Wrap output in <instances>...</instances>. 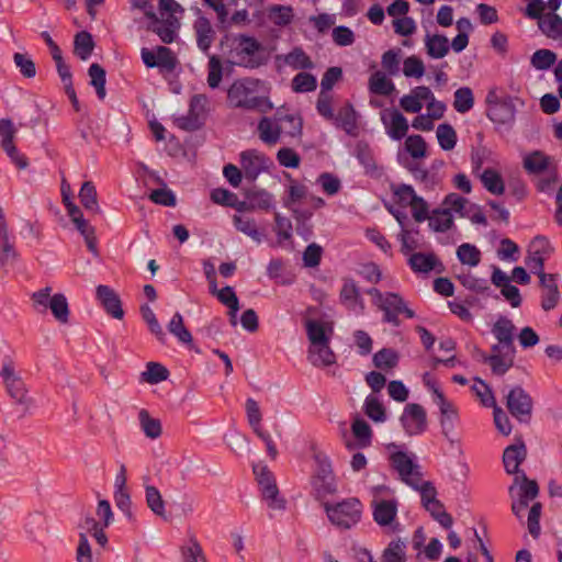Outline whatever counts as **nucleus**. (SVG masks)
Instances as JSON below:
<instances>
[{
  "label": "nucleus",
  "instance_id": "f257e3e1",
  "mask_svg": "<svg viewBox=\"0 0 562 562\" xmlns=\"http://www.w3.org/2000/svg\"><path fill=\"white\" fill-rule=\"evenodd\" d=\"M261 85L260 79L249 77L235 80L227 90V100L231 106L263 114L270 112L273 109L270 99L257 94Z\"/></svg>",
  "mask_w": 562,
  "mask_h": 562
},
{
  "label": "nucleus",
  "instance_id": "f03ea898",
  "mask_svg": "<svg viewBox=\"0 0 562 562\" xmlns=\"http://www.w3.org/2000/svg\"><path fill=\"white\" fill-rule=\"evenodd\" d=\"M229 63L246 69H257L269 61L267 48L256 37L238 34L229 52Z\"/></svg>",
  "mask_w": 562,
  "mask_h": 562
},
{
  "label": "nucleus",
  "instance_id": "7ed1b4c3",
  "mask_svg": "<svg viewBox=\"0 0 562 562\" xmlns=\"http://www.w3.org/2000/svg\"><path fill=\"white\" fill-rule=\"evenodd\" d=\"M324 509L334 526L348 530L361 520L363 506L357 497H349L337 503H325Z\"/></svg>",
  "mask_w": 562,
  "mask_h": 562
},
{
  "label": "nucleus",
  "instance_id": "20e7f679",
  "mask_svg": "<svg viewBox=\"0 0 562 562\" xmlns=\"http://www.w3.org/2000/svg\"><path fill=\"white\" fill-rule=\"evenodd\" d=\"M506 407L519 423L528 424L532 417L533 400L520 385H516L506 396Z\"/></svg>",
  "mask_w": 562,
  "mask_h": 562
},
{
  "label": "nucleus",
  "instance_id": "39448f33",
  "mask_svg": "<svg viewBox=\"0 0 562 562\" xmlns=\"http://www.w3.org/2000/svg\"><path fill=\"white\" fill-rule=\"evenodd\" d=\"M314 461L316 463L313 475L314 488L318 495L334 494L337 487L329 458L324 452H316L314 454Z\"/></svg>",
  "mask_w": 562,
  "mask_h": 562
},
{
  "label": "nucleus",
  "instance_id": "423d86ee",
  "mask_svg": "<svg viewBox=\"0 0 562 562\" xmlns=\"http://www.w3.org/2000/svg\"><path fill=\"white\" fill-rule=\"evenodd\" d=\"M519 479L518 499L513 502L512 512L518 519H521L525 510L529 506V502L533 501L539 495V485L537 481L528 479L526 473L521 472L520 475L515 477L514 484L509 487L510 495H513L515 485L518 483Z\"/></svg>",
  "mask_w": 562,
  "mask_h": 562
},
{
  "label": "nucleus",
  "instance_id": "0eeeda50",
  "mask_svg": "<svg viewBox=\"0 0 562 562\" xmlns=\"http://www.w3.org/2000/svg\"><path fill=\"white\" fill-rule=\"evenodd\" d=\"M378 308L383 312V323L391 324L394 327L401 325L400 314H404L407 318L416 316L415 312L406 305L404 299L395 292H386L382 304Z\"/></svg>",
  "mask_w": 562,
  "mask_h": 562
},
{
  "label": "nucleus",
  "instance_id": "6e6552de",
  "mask_svg": "<svg viewBox=\"0 0 562 562\" xmlns=\"http://www.w3.org/2000/svg\"><path fill=\"white\" fill-rule=\"evenodd\" d=\"M429 390L432 391L435 395V403L438 405L440 411V426L442 435L452 440L450 435L454 431L456 424L459 419V414L457 407L448 401L445 394L435 386V384L426 383Z\"/></svg>",
  "mask_w": 562,
  "mask_h": 562
},
{
  "label": "nucleus",
  "instance_id": "1a4fd4ad",
  "mask_svg": "<svg viewBox=\"0 0 562 562\" xmlns=\"http://www.w3.org/2000/svg\"><path fill=\"white\" fill-rule=\"evenodd\" d=\"M0 376L3 380L8 394L16 403L25 405L26 408L31 405L32 400L27 397V390L23 380L15 374L14 366L11 360H7L1 369Z\"/></svg>",
  "mask_w": 562,
  "mask_h": 562
},
{
  "label": "nucleus",
  "instance_id": "9d476101",
  "mask_svg": "<svg viewBox=\"0 0 562 562\" xmlns=\"http://www.w3.org/2000/svg\"><path fill=\"white\" fill-rule=\"evenodd\" d=\"M207 98L205 94H194L189 104L187 115L176 119V125L183 131L193 132L203 125L206 111Z\"/></svg>",
  "mask_w": 562,
  "mask_h": 562
},
{
  "label": "nucleus",
  "instance_id": "9b49d317",
  "mask_svg": "<svg viewBox=\"0 0 562 562\" xmlns=\"http://www.w3.org/2000/svg\"><path fill=\"white\" fill-rule=\"evenodd\" d=\"M15 133L16 130L10 119L0 120L1 148L19 169H26L29 167V159L25 155L20 154L14 145Z\"/></svg>",
  "mask_w": 562,
  "mask_h": 562
},
{
  "label": "nucleus",
  "instance_id": "f8f14e48",
  "mask_svg": "<svg viewBox=\"0 0 562 562\" xmlns=\"http://www.w3.org/2000/svg\"><path fill=\"white\" fill-rule=\"evenodd\" d=\"M491 355L482 353V362L491 367L493 374L504 375L514 366L516 348L505 349L498 342L491 347Z\"/></svg>",
  "mask_w": 562,
  "mask_h": 562
},
{
  "label": "nucleus",
  "instance_id": "ddd939ff",
  "mask_svg": "<svg viewBox=\"0 0 562 562\" xmlns=\"http://www.w3.org/2000/svg\"><path fill=\"white\" fill-rule=\"evenodd\" d=\"M400 420L408 436L420 435L427 428L426 411L420 404L417 403L407 404Z\"/></svg>",
  "mask_w": 562,
  "mask_h": 562
},
{
  "label": "nucleus",
  "instance_id": "4468645a",
  "mask_svg": "<svg viewBox=\"0 0 562 562\" xmlns=\"http://www.w3.org/2000/svg\"><path fill=\"white\" fill-rule=\"evenodd\" d=\"M391 465L395 469L402 481L409 486H417L422 473L419 467L403 451L393 452L390 456Z\"/></svg>",
  "mask_w": 562,
  "mask_h": 562
},
{
  "label": "nucleus",
  "instance_id": "2eb2a0df",
  "mask_svg": "<svg viewBox=\"0 0 562 562\" xmlns=\"http://www.w3.org/2000/svg\"><path fill=\"white\" fill-rule=\"evenodd\" d=\"M268 159L255 149L240 154V165L246 180L255 182L258 176L267 169Z\"/></svg>",
  "mask_w": 562,
  "mask_h": 562
},
{
  "label": "nucleus",
  "instance_id": "dca6fc26",
  "mask_svg": "<svg viewBox=\"0 0 562 562\" xmlns=\"http://www.w3.org/2000/svg\"><path fill=\"white\" fill-rule=\"evenodd\" d=\"M19 255L14 248V244L9 236L8 223L2 207L0 206V268L12 266Z\"/></svg>",
  "mask_w": 562,
  "mask_h": 562
},
{
  "label": "nucleus",
  "instance_id": "f3484780",
  "mask_svg": "<svg viewBox=\"0 0 562 562\" xmlns=\"http://www.w3.org/2000/svg\"><path fill=\"white\" fill-rule=\"evenodd\" d=\"M95 294L106 314L116 319L123 318L124 311L122 307V301L112 288L100 284L97 286Z\"/></svg>",
  "mask_w": 562,
  "mask_h": 562
},
{
  "label": "nucleus",
  "instance_id": "a211bd4d",
  "mask_svg": "<svg viewBox=\"0 0 562 562\" xmlns=\"http://www.w3.org/2000/svg\"><path fill=\"white\" fill-rule=\"evenodd\" d=\"M527 457V448L525 442L519 439L516 443L505 448L503 453V463L505 471L508 474L520 475L522 471L519 470V465Z\"/></svg>",
  "mask_w": 562,
  "mask_h": 562
},
{
  "label": "nucleus",
  "instance_id": "6ab92c4d",
  "mask_svg": "<svg viewBox=\"0 0 562 562\" xmlns=\"http://www.w3.org/2000/svg\"><path fill=\"white\" fill-rule=\"evenodd\" d=\"M408 266L416 273H428L435 270L441 273L445 270L442 262L434 252H414L408 259Z\"/></svg>",
  "mask_w": 562,
  "mask_h": 562
},
{
  "label": "nucleus",
  "instance_id": "aec40b11",
  "mask_svg": "<svg viewBox=\"0 0 562 562\" xmlns=\"http://www.w3.org/2000/svg\"><path fill=\"white\" fill-rule=\"evenodd\" d=\"M397 506L396 499H373L371 502L373 520L379 526H390L396 518Z\"/></svg>",
  "mask_w": 562,
  "mask_h": 562
},
{
  "label": "nucleus",
  "instance_id": "412c9836",
  "mask_svg": "<svg viewBox=\"0 0 562 562\" xmlns=\"http://www.w3.org/2000/svg\"><path fill=\"white\" fill-rule=\"evenodd\" d=\"M516 106L512 97H505L502 103L486 109V116L495 124H509L515 121Z\"/></svg>",
  "mask_w": 562,
  "mask_h": 562
},
{
  "label": "nucleus",
  "instance_id": "4be33fe9",
  "mask_svg": "<svg viewBox=\"0 0 562 562\" xmlns=\"http://www.w3.org/2000/svg\"><path fill=\"white\" fill-rule=\"evenodd\" d=\"M195 32L196 45L200 50L204 54H209L212 43L215 40V31L210 20L203 15H200L193 24Z\"/></svg>",
  "mask_w": 562,
  "mask_h": 562
},
{
  "label": "nucleus",
  "instance_id": "5701e85b",
  "mask_svg": "<svg viewBox=\"0 0 562 562\" xmlns=\"http://www.w3.org/2000/svg\"><path fill=\"white\" fill-rule=\"evenodd\" d=\"M307 338L311 346L329 344L333 335V327L325 323L307 319L305 322Z\"/></svg>",
  "mask_w": 562,
  "mask_h": 562
},
{
  "label": "nucleus",
  "instance_id": "b1692460",
  "mask_svg": "<svg viewBox=\"0 0 562 562\" xmlns=\"http://www.w3.org/2000/svg\"><path fill=\"white\" fill-rule=\"evenodd\" d=\"M516 327L512 319L499 316L492 327V333L505 349L516 348L514 345V331Z\"/></svg>",
  "mask_w": 562,
  "mask_h": 562
},
{
  "label": "nucleus",
  "instance_id": "393cba45",
  "mask_svg": "<svg viewBox=\"0 0 562 562\" xmlns=\"http://www.w3.org/2000/svg\"><path fill=\"white\" fill-rule=\"evenodd\" d=\"M245 198L250 201L252 211L269 212L274 206L273 195L265 189L254 187L245 191Z\"/></svg>",
  "mask_w": 562,
  "mask_h": 562
},
{
  "label": "nucleus",
  "instance_id": "a878e982",
  "mask_svg": "<svg viewBox=\"0 0 562 562\" xmlns=\"http://www.w3.org/2000/svg\"><path fill=\"white\" fill-rule=\"evenodd\" d=\"M551 164V157L541 150H533L524 157L522 166L530 175H541L546 172Z\"/></svg>",
  "mask_w": 562,
  "mask_h": 562
},
{
  "label": "nucleus",
  "instance_id": "bb28decb",
  "mask_svg": "<svg viewBox=\"0 0 562 562\" xmlns=\"http://www.w3.org/2000/svg\"><path fill=\"white\" fill-rule=\"evenodd\" d=\"M259 138L267 145H276L280 140L281 126L268 116H262L257 126Z\"/></svg>",
  "mask_w": 562,
  "mask_h": 562
},
{
  "label": "nucleus",
  "instance_id": "cd10ccee",
  "mask_svg": "<svg viewBox=\"0 0 562 562\" xmlns=\"http://www.w3.org/2000/svg\"><path fill=\"white\" fill-rule=\"evenodd\" d=\"M293 218L295 221V231L304 240L311 239L313 236V211L310 209H291Z\"/></svg>",
  "mask_w": 562,
  "mask_h": 562
},
{
  "label": "nucleus",
  "instance_id": "c85d7f7f",
  "mask_svg": "<svg viewBox=\"0 0 562 562\" xmlns=\"http://www.w3.org/2000/svg\"><path fill=\"white\" fill-rule=\"evenodd\" d=\"M356 158L358 159L359 164L364 168L367 175L375 178L380 177L381 172L378 168L373 151L368 144H357Z\"/></svg>",
  "mask_w": 562,
  "mask_h": 562
},
{
  "label": "nucleus",
  "instance_id": "c756f323",
  "mask_svg": "<svg viewBox=\"0 0 562 562\" xmlns=\"http://www.w3.org/2000/svg\"><path fill=\"white\" fill-rule=\"evenodd\" d=\"M308 360L314 367H329L336 363V355L329 344L310 346Z\"/></svg>",
  "mask_w": 562,
  "mask_h": 562
},
{
  "label": "nucleus",
  "instance_id": "7c9ffc66",
  "mask_svg": "<svg viewBox=\"0 0 562 562\" xmlns=\"http://www.w3.org/2000/svg\"><path fill=\"white\" fill-rule=\"evenodd\" d=\"M351 430L357 439V447L367 448L371 445L372 429L366 420L362 418H356L351 425ZM346 446L349 450L356 447V445L351 442H347Z\"/></svg>",
  "mask_w": 562,
  "mask_h": 562
},
{
  "label": "nucleus",
  "instance_id": "2f4dec72",
  "mask_svg": "<svg viewBox=\"0 0 562 562\" xmlns=\"http://www.w3.org/2000/svg\"><path fill=\"white\" fill-rule=\"evenodd\" d=\"M333 120H335L337 127L342 128L348 134L357 128V114L351 103L341 106Z\"/></svg>",
  "mask_w": 562,
  "mask_h": 562
},
{
  "label": "nucleus",
  "instance_id": "473e14b6",
  "mask_svg": "<svg viewBox=\"0 0 562 562\" xmlns=\"http://www.w3.org/2000/svg\"><path fill=\"white\" fill-rule=\"evenodd\" d=\"M167 328L171 335H173L180 342L191 347L192 346V335L190 330L186 327L183 316L176 312L170 319Z\"/></svg>",
  "mask_w": 562,
  "mask_h": 562
},
{
  "label": "nucleus",
  "instance_id": "72a5a7b5",
  "mask_svg": "<svg viewBox=\"0 0 562 562\" xmlns=\"http://www.w3.org/2000/svg\"><path fill=\"white\" fill-rule=\"evenodd\" d=\"M369 90L373 94L387 97L394 92L395 86L383 72L375 71L370 76Z\"/></svg>",
  "mask_w": 562,
  "mask_h": 562
},
{
  "label": "nucleus",
  "instance_id": "f704fd0d",
  "mask_svg": "<svg viewBox=\"0 0 562 562\" xmlns=\"http://www.w3.org/2000/svg\"><path fill=\"white\" fill-rule=\"evenodd\" d=\"M79 199L82 206L92 213L99 214L101 213L99 203H98V194L97 189L93 182L86 181L82 183L79 191Z\"/></svg>",
  "mask_w": 562,
  "mask_h": 562
},
{
  "label": "nucleus",
  "instance_id": "c9c22d12",
  "mask_svg": "<svg viewBox=\"0 0 562 562\" xmlns=\"http://www.w3.org/2000/svg\"><path fill=\"white\" fill-rule=\"evenodd\" d=\"M94 48L92 35L87 31L78 32L74 40V54L81 60H87Z\"/></svg>",
  "mask_w": 562,
  "mask_h": 562
},
{
  "label": "nucleus",
  "instance_id": "e433bc0d",
  "mask_svg": "<svg viewBox=\"0 0 562 562\" xmlns=\"http://www.w3.org/2000/svg\"><path fill=\"white\" fill-rule=\"evenodd\" d=\"M408 122L406 117L396 109L391 111V122L386 126L387 135L394 139H402L408 132Z\"/></svg>",
  "mask_w": 562,
  "mask_h": 562
},
{
  "label": "nucleus",
  "instance_id": "4c0bfd02",
  "mask_svg": "<svg viewBox=\"0 0 562 562\" xmlns=\"http://www.w3.org/2000/svg\"><path fill=\"white\" fill-rule=\"evenodd\" d=\"M427 54L432 58H442L449 52V42L445 35L435 34L426 36Z\"/></svg>",
  "mask_w": 562,
  "mask_h": 562
},
{
  "label": "nucleus",
  "instance_id": "58836bf2",
  "mask_svg": "<svg viewBox=\"0 0 562 562\" xmlns=\"http://www.w3.org/2000/svg\"><path fill=\"white\" fill-rule=\"evenodd\" d=\"M481 181L484 188L492 194L501 195L505 191V184L501 173L492 168H487L483 171Z\"/></svg>",
  "mask_w": 562,
  "mask_h": 562
},
{
  "label": "nucleus",
  "instance_id": "ea45409f",
  "mask_svg": "<svg viewBox=\"0 0 562 562\" xmlns=\"http://www.w3.org/2000/svg\"><path fill=\"white\" fill-rule=\"evenodd\" d=\"M48 308L59 323L67 324L69 322L70 311L67 297L63 293H56L52 296Z\"/></svg>",
  "mask_w": 562,
  "mask_h": 562
},
{
  "label": "nucleus",
  "instance_id": "a19ab883",
  "mask_svg": "<svg viewBox=\"0 0 562 562\" xmlns=\"http://www.w3.org/2000/svg\"><path fill=\"white\" fill-rule=\"evenodd\" d=\"M88 75L90 77V85L94 87L97 95L100 100L105 98V82H106V74L103 67L99 64H91L88 69Z\"/></svg>",
  "mask_w": 562,
  "mask_h": 562
},
{
  "label": "nucleus",
  "instance_id": "79ce46f5",
  "mask_svg": "<svg viewBox=\"0 0 562 562\" xmlns=\"http://www.w3.org/2000/svg\"><path fill=\"white\" fill-rule=\"evenodd\" d=\"M428 220L430 228L439 233L449 231L453 225V217L448 209H436Z\"/></svg>",
  "mask_w": 562,
  "mask_h": 562
},
{
  "label": "nucleus",
  "instance_id": "37998d69",
  "mask_svg": "<svg viewBox=\"0 0 562 562\" xmlns=\"http://www.w3.org/2000/svg\"><path fill=\"white\" fill-rule=\"evenodd\" d=\"M140 314H142L143 319L146 322L150 333L153 335H155V337L157 338V340L159 342L166 344V340H167L166 333L164 331L162 327L160 326L154 311L147 304H144L140 306Z\"/></svg>",
  "mask_w": 562,
  "mask_h": 562
},
{
  "label": "nucleus",
  "instance_id": "c03bdc74",
  "mask_svg": "<svg viewBox=\"0 0 562 562\" xmlns=\"http://www.w3.org/2000/svg\"><path fill=\"white\" fill-rule=\"evenodd\" d=\"M538 24L548 37L558 38L562 35V18L555 13L544 15Z\"/></svg>",
  "mask_w": 562,
  "mask_h": 562
},
{
  "label": "nucleus",
  "instance_id": "a18cd8bd",
  "mask_svg": "<svg viewBox=\"0 0 562 562\" xmlns=\"http://www.w3.org/2000/svg\"><path fill=\"white\" fill-rule=\"evenodd\" d=\"M398 353L392 348H383L374 353L373 364L381 370H391L398 364Z\"/></svg>",
  "mask_w": 562,
  "mask_h": 562
},
{
  "label": "nucleus",
  "instance_id": "49530a36",
  "mask_svg": "<svg viewBox=\"0 0 562 562\" xmlns=\"http://www.w3.org/2000/svg\"><path fill=\"white\" fill-rule=\"evenodd\" d=\"M339 299L341 303L347 304L349 306H355L357 304L362 305V297L357 286L356 282L352 279H345L344 284L341 286Z\"/></svg>",
  "mask_w": 562,
  "mask_h": 562
},
{
  "label": "nucleus",
  "instance_id": "de8ad7c7",
  "mask_svg": "<svg viewBox=\"0 0 562 562\" xmlns=\"http://www.w3.org/2000/svg\"><path fill=\"white\" fill-rule=\"evenodd\" d=\"M233 222H234L235 228L237 231L249 236L257 243L261 241L262 234L259 232V229L257 227V223L254 218L240 216V215H234Z\"/></svg>",
  "mask_w": 562,
  "mask_h": 562
},
{
  "label": "nucleus",
  "instance_id": "09e8293b",
  "mask_svg": "<svg viewBox=\"0 0 562 562\" xmlns=\"http://www.w3.org/2000/svg\"><path fill=\"white\" fill-rule=\"evenodd\" d=\"M423 506L426 508V510L429 512L431 517L440 524V526H442L445 529L451 528L453 518L449 513L445 510L443 504L440 501L435 499Z\"/></svg>",
  "mask_w": 562,
  "mask_h": 562
},
{
  "label": "nucleus",
  "instance_id": "8fccbe9b",
  "mask_svg": "<svg viewBox=\"0 0 562 562\" xmlns=\"http://www.w3.org/2000/svg\"><path fill=\"white\" fill-rule=\"evenodd\" d=\"M405 549L406 544L400 538L392 540L383 551L382 562H405Z\"/></svg>",
  "mask_w": 562,
  "mask_h": 562
},
{
  "label": "nucleus",
  "instance_id": "3c124183",
  "mask_svg": "<svg viewBox=\"0 0 562 562\" xmlns=\"http://www.w3.org/2000/svg\"><path fill=\"white\" fill-rule=\"evenodd\" d=\"M474 105L473 92L469 87H461L454 92L453 108L459 113L469 112Z\"/></svg>",
  "mask_w": 562,
  "mask_h": 562
},
{
  "label": "nucleus",
  "instance_id": "603ef678",
  "mask_svg": "<svg viewBox=\"0 0 562 562\" xmlns=\"http://www.w3.org/2000/svg\"><path fill=\"white\" fill-rule=\"evenodd\" d=\"M146 371L142 373V379L149 384H157L166 381L169 376L168 369L158 362H148Z\"/></svg>",
  "mask_w": 562,
  "mask_h": 562
},
{
  "label": "nucleus",
  "instance_id": "864d4df0",
  "mask_svg": "<svg viewBox=\"0 0 562 562\" xmlns=\"http://www.w3.org/2000/svg\"><path fill=\"white\" fill-rule=\"evenodd\" d=\"M139 423L145 435L150 439H156L161 435V423L159 419L150 417L146 409L138 414Z\"/></svg>",
  "mask_w": 562,
  "mask_h": 562
},
{
  "label": "nucleus",
  "instance_id": "5fc2aeb1",
  "mask_svg": "<svg viewBox=\"0 0 562 562\" xmlns=\"http://www.w3.org/2000/svg\"><path fill=\"white\" fill-rule=\"evenodd\" d=\"M437 139L441 149L451 150L456 147L458 137L454 128L450 124L443 123L437 127Z\"/></svg>",
  "mask_w": 562,
  "mask_h": 562
},
{
  "label": "nucleus",
  "instance_id": "6e6d98bb",
  "mask_svg": "<svg viewBox=\"0 0 562 562\" xmlns=\"http://www.w3.org/2000/svg\"><path fill=\"white\" fill-rule=\"evenodd\" d=\"M285 63L293 69L314 68V63L310 56L300 47H295L285 56Z\"/></svg>",
  "mask_w": 562,
  "mask_h": 562
},
{
  "label": "nucleus",
  "instance_id": "4d7b16f0",
  "mask_svg": "<svg viewBox=\"0 0 562 562\" xmlns=\"http://www.w3.org/2000/svg\"><path fill=\"white\" fill-rule=\"evenodd\" d=\"M293 16V9L290 5L273 4L269 9V19L278 26L289 25Z\"/></svg>",
  "mask_w": 562,
  "mask_h": 562
},
{
  "label": "nucleus",
  "instance_id": "13d9d810",
  "mask_svg": "<svg viewBox=\"0 0 562 562\" xmlns=\"http://www.w3.org/2000/svg\"><path fill=\"white\" fill-rule=\"evenodd\" d=\"M457 257L463 265H469L471 267H475L481 261V252L476 246L464 243L460 245L457 249Z\"/></svg>",
  "mask_w": 562,
  "mask_h": 562
},
{
  "label": "nucleus",
  "instance_id": "bf43d9fd",
  "mask_svg": "<svg viewBox=\"0 0 562 562\" xmlns=\"http://www.w3.org/2000/svg\"><path fill=\"white\" fill-rule=\"evenodd\" d=\"M145 496L147 506L157 516H165V502L160 492L153 485L145 486Z\"/></svg>",
  "mask_w": 562,
  "mask_h": 562
},
{
  "label": "nucleus",
  "instance_id": "052dcab7",
  "mask_svg": "<svg viewBox=\"0 0 562 562\" xmlns=\"http://www.w3.org/2000/svg\"><path fill=\"white\" fill-rule=\"evenodd\" d=\"M317 87V80L314 75L310 72H299L292 79V89L295 92H312Z\"/></svg>",
  "mask_w": 562,
  "mask_h": 562
},
{
  "label": "nucleus",
  "instance_id": "680f3d73",
  "mask_svg": "<svg viewBox=\"0 0 562 562\" xmlns=\"http://www.w3.org/2000/svg\"><path fill=\"white\" fill-rule=\"evenodd\" d=\"M364 413L374 422H384L386 419L383 404L374 396L369 395L364 401Z\"/></svg>",
  "mask_w": 562,
  "mask_h": 562
},
{
  "label": "nucleus",
  "instance_id": "e2e57ef3",
  "mask_svg": "<svg viewBox=\"0 0 562 562\" xmlns=\"http://www.w3.org/2000/svg\"><path fill=\"white\" fill-rule=\"evenodd\" d=\"M391 190L396 199V202L402 206L411 205L419 195L416 194L414 188L409 184H392Z\"/></svg>",
  "mask_w": 562,
  "mask_h": 562
},
{
  "label": "nucleus",
  "instance_id": "0e129e2a",
  "mask_svg": "<svg viewBox=\"0 0 562 562\" xmlns=\"http://www.w3.org/2000/svg\"><path fill=\"white\" fill-rule=\"evenodd\" d=\"M76 228L80 232V234L83 236L85 241L87 244L88 249L97 255V237L95 232L92 226L89 225V223L83 218H77L76 222H74Z\"/></svg>",
  "mask_w": 562,
  "mask_h": 562
},
{
  "label": "nucleus",
  "instance_id": "69168bd1",
  "mask_svg": "<svg viewBox=\"0 0 562 562\" xmlns=\"http://www.w3.org/2000/svg\"><path fill=\"white\" fill-rule=\"evenodd\" d=\"M557 60V55L550 49H538L531 56V65L538 70L550 68Z\"/></svg>",
  "mask_w": 562,
  "mask_h": 562
},
{
  "label": "nucleus",
  "instance_id": "338daca9",
  "mask_svg": "<svg viewBox=\"0 0 562 562\" xmlns=\"http://www.w3.org/2000/svg\"><path fill=\"white\" fill-rule=\"evenodd\" d=\"M405 149L414 159H418L426 156L427 144L420 135H409L405 140Z\"/></svg>",
  "mask_w": 562,
  "mask_h": 562
},
{
  "label": "nucleus",
  "instance_id": "774afa93",
  "mask_svg": "<svg viewBox=\"0 0 562 562\" xmlns=\"http://www.w3.org/2000/svg\"><path fill=\"white\" fill-rule=\"evenodd\" d=\"M554 248L546 236L537 235L529 245L528 254L549 258Z\"/></svg>",
  "mask_w": 562,
  "mask_h": 562
}]
</instances>
